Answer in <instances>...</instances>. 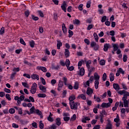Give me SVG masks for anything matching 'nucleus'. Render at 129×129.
<instances>
[{"label":"nucleus","instance_id":"nucleus-19","mask_svg":"<svg viewBox=\"0 0 129 129\" xmlns=\"http://www.w3.org/2000/svg\"><path fill=\"white\" fill-rule=\"evenodd\" d=\"M39 89L41 90L43 92L45 93L46 91H47V90L45 88V87L43 85H40L39 86Z\"/></svg>","mask_w":129,"mask_h":129},{"label":"nucleus","instance_id":"nucleus-59","mask_svg":"<svg viewBox=\"0 0 129 129\" xmlns=\"http://www.w3.org/2000/svg\"><path fill=\"white\" fill-rule=\"evenodd\" d=\"M78 9L80 11H82L83 10V4H80L79 6Z\"/></svg>","mask_w":129,"mask_h":129},{"label":"nucleus","instance_id":"nucleus-36","mask_svg":"<svg viewBox=\"0 0 129 129\" xmlns=\"http://www.w3.org/2000/svg\"><path fill=\"white\" fill-rule=\"evenodd\" d=\"M69 37L71 38L72 37L73 35H74V33L73 31H71V30H69Z\"/></svg>","mask_w":129,"mask_h":129},{"label":"nucleus","instance_id":"nucleus-42","mask_svg":"<svg viewBox=\"0 0 129 129\" xmlns=\"http://www.w3.org/2000/svg\"><path fill=\"white\" fill-rule=\"evenodd\" d=\"M40 80L43 85H46V81L42 77L40 78Z\"/></svg>","mask_w":129,"mask_h":129},{"label":"nucleus","instance_id":"nucleus-2","mask_svg":"<svg viewBox=\"0 0 129 129\" xmlns=\"http://www.w3.org/2000/svg\"><path fill=\"white\" fill-rule=\"evenodd\" d=\"M118 93L120 94V95H123V97H126L127 96H129V92H127L126 91L123 90H120L118 92Z\"/></svg>","mask_w":129,"mask_h":129},{"label":"nucleus","instance_id":"nucleus-16","mask_svg":"<svg viewBox=\"0 0 129 129\" xmlns=\"http://www.w3.org/2000/svg\"><path fill=\"white\" fill-rule=\"evenodd\" d=\"M66 67L68 70H69V71H73V70H74V67H73V66L66 65Z\"/></svg>","mask_w":129,"mask_h":129},{"label":"nucleus","instance_id":"nucleus-11","mask_svg":"<svg viewBox=\"0 0 129 129\" xmlns=\"http://www.w3.org/2000/svg\"><path fill=\"white\" fill-rule=\"evenodd\" d=\"M37 69L38 70H41L43 72H47V69L44 67H37Z\"/></svg>","mask_w":129,"mask_h":129},{"label":"nucleus","instance_id":"nucleus-38","mask_svg":"<svg viewBox=\"0 0 129 129\" xmlns=\"http://www.w3.org/2000/svg\"><path fill=\"white\" fill-rule=\"evenodd\" d=\"M127 60V55H126V54H123V62H126Z\"/></svg>","mask_w":129,"mask_h":129},{"label":"nucleus","instance_id":"nucleus-52","mask_svg":"<svg viewBox=\"0 0 129 129\" xmlns=\"http://www.w3.org/2000/svg\"><path fill=\"white\" fill-rule=\"evenodd\" d=\"M38 97H46V94H38Z\"/></svg>","mask_w":129,"mask_h":129},{"label":"nucleus","instance_id":"nucleus-49","mask_svg":"<svg viewBox=\"0 0 129 129\" xmlns=\"http://www.w3.org/2000/svg\"><path fill=\"white\" fill-rule=\"evenodd\" d=\"M6 97L7 99H8V100H12V98H11V95L9 94H6Z\"/></svg>","mask_w":129,"mask_h":129},{"label":"nucleus","instance_id":"nucleus-48","mask_svg":"<svg viewBox=\"0 0 129 129\" xmlns=\"http://www.w3.org/2000/svg\"><path fill=\"white\" fill-rule=\"evenodd\" d=\"M20 71V68H14L13 69V72H19Z\"/></svg>","mask_w":129,"mask_h":129},{"label":"nucleus","instance_id":"nucleus-7","mask_svg":"<svg viewBox=\"0 0 129 129\" xmlns=\"http://www.w3.org/2000/svg\"><path fill=\"white\" fill-rule=\"evenodd\" d=\"M61 10L64 12V13H66V11L67 10V4L66 3V2L63 1L61 6Z\"/></svg>","mask_w":129,"mask_h":129},{"label":"nucleus","instance_id":"nucleus-51","mask_svg":"<svg viewBox=\"0 0 129 129\" xmlns=\"http://www.w3.org/2000/svg\"><path fill=\"white\" fill-rule=\"evenodd\" d=\"M38 13L39 16H40V17H41V18H43V17H44V14H43V12H42V11H38Z\"/></svg>","mask_w":129,"mask_h":129},{"label":"nucleus","instance_id":"nucleus-46","mask_svg":"<svg viewBox=\"0 0 129 129\" xmlns=\"http://www.w3.org/2000/svg\"><path fill=\"white\" fill-rule=\"evenodd\" d=\"M97 45V44H96V42H95L94 41H92L91 43V47H92V48H94Z\"/></svg>","mask_w":129,"mask_h":129},{"label":"nucleus","instance_id":"nucleus-9","mask_svg":"<svg viewBox=\"0 0 129 129\" xmlns=\"http://www.w3.org/2000/svg\"><path fill=\"white\" fill-rule=\"evenodd\" d=\"M106 129H112V124H111L110 120H108V123L106 125Z\"/></svg>","mask_w":129,"mask_h":129},{"label":"nucleus","instance_id":"nucleus-53","mask_svg":"<svg viewBox=\"0 0 129 129\" xmlns=\"http://www.w3.org/2000/svg\"><path fill=\"white\" fill-rule=\"evenodd\" d=\"M60 67H59V66H53L52 67V69H54L55 70H58Z\"/></svg>","mask_w":129,"mask_h":129},{"label":"nucleus","instance_id":"nucleus-30","mask_svg":"<svg viewBox=\"0 0 129 129\" xmlns=\"http://www.w3.org/2000/svg\"><path fill=\"white\" fill-rule=\"evenodd\" d=\"M99 76L98 75V74L95 73L94 74V79L95 80H96V81H98V80H99Z\"/></svg>","mask_w":129,"mask_h":129},{"label":"nucleus","instance_id":"nucleus-44","mask_svg":"<svg viewBox=\"0 0 129 129\" xmlns=\"http://www.w3.org/2000/svg\"><path fill=\"white\" fill-rule=\"evenodd\" d=\"M5 33V27H2L0 30V35H4Z\"/></svg>","mask_w":129,"mask_h":129},{"label":"nucleus","instance_id":"nucleus-4","mask_svg":"<svg viewBox=\"0 0 129 129\" xmlns=\"http://www.w3.org/2000/svg\"><path fill=\"white\" fill-rule=\"evenodd\" d=\"M127 97H122V100L123 101L124 107H128V101H127Z\"/></svg>","mask_w":129,"mask_h":129},{"label":"nucleus","instance_id":"nucleus-3","mask_svg":"<svg viewBox=\"0 0 129 129\" xmlns=\"http://www.w3.org/2000/svg\"><path fill=\"white\" fill-rule=\"evenodd\" d=\"M70 106L71 109H75L76 110L78 108V103L77 102H70Z\"/></svg>","mask_w":129,"mask_h":129},{"label":"nucleus","instance_id":"nucleus-5","mask_svg":"<svg viewBox=\"0 0 129 129\" xmlns=\"http://www.w3.org/2000/svg\"><path fill=\"white\" fill-rule=\"evenodd\" d=\"M113 50L114 51H116V54H121V50L120 49H118V45L117 44H114L113 46Z\"/></svg>","mask_w":129,"mask_h":129},{"label":"nucleus","instance_id":"nucleus-22","mask_svg":"<svg viewBox=\"0 0 129 129\" xmlns=\"http://www.w3.org/2000/svg\"><path fill=\"white\" fill-rule=\"evenodd\" d=\"M85 72V71L84 70V69L82 68L80 70L79 75H81V76H83V75H84Z\"/></svg>","mask_w":129,"mask_h":129},{"label":"nucleus","instance_id":"nucleus-57","mask_svg":"<svg viewBox=\"0 0 129 129\" xmlns=\"http://www.w3.org/2000/svg\"><path fill=\"white\" fill-rule=\"evenodd\" d=\"M12 126H13V127H14V128H18L19 125H18V124H17L15 123H13L12 124Z\"/></svg>","mask_w":129,"mask_h":129},{"label":"nucleus","instance_id":"nucleus-6","mask_svg":"<svg viewBox=\"0 0 129 129\" xmlns=\"http://www.w3.org/2000/svg\"><path fill=\"white\" fill-rule=\"evenodd\" d=\"M63 86H64V83H63V82H62L61 80H59L58 82L57 88L58 91H61V90H62V87H63Z\"/></svg>","mask_w":129,"mask_h":129},{"label":"nucleus","instance_id":"nucleus-32","mask_svg":"<svg viewBox=\"0 0 129 129\" xmlns=\"http://www.w3.org/2000/svg\"><path fill=\"white\" fill-rule=\"evenodd\" d=\"M75 99V96H71L69 97V100H70V102H74L73 100Z\"/></svg>","mask_w":129,"mask_h":129},{"label":"nucleus","instance_id":"nucleus-34","mask_svg":"<svg viewBox=\"0 0 129 129\" xmlns=\"http://www.w3.org/2000/svg\"><path fill=\"white\" fill-rule=\"evenodd\" d=\"M99 84V82L98 81H95V88H96V89H98Z\"/></svg>","mask_w":129,"mask_h":129},{"label":"nucleus","instance_id":"nucleus-29","mask_svg":"<svg viewBox=\"0 0 129 129\" xmlns=\"http://www.w3.org/2000/svg\"><path fill=\"white\" fill-rule=\"evenodd\" d=\"M113 80H114V75H113V73H111L110 74V81L112 82Z\"/></svg>","mask_w":129,"mask_h":129},{"label":"nucleus","instance_id":"nucleus-18","mask_svg":"<svg viewBox=\"0 0 129 129\" xmlns=\"http://www.w3.org/2000/svg\"><path fill=\"white\" fill-rule=\"evenodd\" d=\"M31 78L34 80L36 79L37 80H39V79H40V78H39V75L35 74L31 75Z\"/></svg>","mask_w":129,"mask_h":129},{"label":"nucleus","instance_id":"nucleus-60","mask_svg":"<svg viewBox=\"0 0 129 129\" xmlns=\"http://www.w3.org/2000/svg\"><path fill=\"white\" fill-rule=\"evenodd\" d=\"M93 28V25L92 24L89 25V26L87 27V30L88 31H90L91 29H92Z\"/></svg>","mask_w":129,"mask_h":129},{"label":"nucleus","instance_id":"nucleus-54","mask_svg":"<svg viewBox=\"0 0 129 129\" xmlns=\"http://www.w3.org/2000/svg\"><path fill=\"white\" fill-rule=\"evenodd\" d=\"M106 73H104L102 77V79L103 81H105V80H106Z\"/></svg>","mask_w":129,"mask_h":129},{"label":"nucleus","instance_id":"nucleus-15","mask_svg":"<svg viewBox=\"0 0 129 129\" xmlns=\"http://www.w3.org/2000/svg\"><path fill=\"white\" fill-rule=\"evenodd\" d=\"M93 93V90H92L90 88H88L87 90V94H88V95H90V94H92Z\"/></svg>","mask_w":129,"mask_h":129},{"label":"nucleus","instance_id":"nucleus-10","mask_svg":"<svg viewBox=\"0 0 129 129\" xmlns=\"http://www.w3.org/2000/svg\"><path fill=\"white\" fill-rule=\"evenodd\" d=\"M111 104L109 103H102L101 104V107L103 108H108V107H110V106Z\"/></svg>","mask_w":129,"mask_h":129},{"label":"nucleus","instance_id":"nucleus-20","mask_svg":"<svg viewBox=\"0 0 129 129\" xmlns=\"http://www.w3.org/2000/svg\"><path fill=\"white\" fill-rule=\"evenodd\" d=\"M64 55L67 58H68V57L70 56V52H69V50L67 49H65Z\"/></svg>","mask_w":129,"mask_h":129},{"label":"nucleus","instance_id":"nucleus-12","mask_svg":"<svg viewBox=\"0 0 129 129\" xmlns=\"http://www.w3.org/2000/svg\"><path fill=\"white\" fill-rule=\"evenodd\" d=\"M62 30L63 34H66V33H67V28H66V26L64 23H63L62 25Z\"/></svg>","mask_w":129,"mask_h":129},{"label":"nucleus","instance_id":"nucleus-35","mask_svg":"<svg viewBox=\"0 0 129 129\" xmlns=\"http://www.w3.org/2000/svg\"><path fill=\"white\" fill-rule=\"evenodd\" d=\"M70 120L71 121H74V120H76V114H74L71 118Z\"/></svg>","mask_w":129,"mask_h":129},{"label":"nucleus","instance_id":"nucleus-1","mask_svg":"<svg viewBox=\"0 0 129 129\" xmlns=\"http://www.w3.org/2000/svg\"><path fill=\"white\" fill-rule=\"evenodd\" d=\"M37 86L38 85L36 83H34L32 84V86L31 87V89L30 90V92L31 93H32V94H35V93H36V91H37Z\"/></svg>","mask_w":129,"mask_h":129},{"label":"nucleus","instance_id":"nucleus-31","mask_svg":"<svg viewBox=\"0 0 129 129\" xmlns=\"http://www.w3.org/2000/svg\"><path fill=\"white\" fill-rule=\"evenodd\" d=\"M73 23L74 25H79L80 24V21L78 19H75V20H73Z\"/></svg>","mask_w":129,"mask_h":129},{"label":"nucleus","instance_id":"nucleus-45","mask_svg":"<svg viewBox=\"0 0 129 129\" xmlns=\"http://www.w3.org/2000/svg\"><path fill=\"white\" fill-rule=\"evenodd\" d=\"M62 79L63 80L64 85H67V81H68L67 78L64 77L62 78Z\"/></svg>","mask_w":129,"mask_h":129},{"label":"nucleus","instance_id":"nucleus-61","mask_svg":"<svg viewBox=\"0 0 129 129\" xmlns=\"http://www.w3.org/2000/svg\"><path fill=\"white\" fill-rule=\"evenodd\" d=\"M70 117L65 116L63 117V120H64V121H68L69 120H70Z\"/></svg>","mask_w":129,"mask_h":129},{"label":"nucleus","instance_id":"nucleus-64","mask_svg":"<svg viewBox=\"0 0 129 129\" xmlns=\"http://www.w3.org/2000/svg\"><path fill=\"white\" fill-rule=\"evenodd\" d=\"M99 128H100V125H96L93 128V129H99Z\"/></svg>","mask_w":129,"mask_h":129},{"label":"nucleus","instance_id":"nucleus-62","mask_svg":"<svg viewBox=\"0 0 129 129\" xmlns=\"http://www.w3.org/2000/svg\"><path fill=\"white\" fill-rule=\"evenodd\" d=\"M119 47L120 49H123L124 48V43H121L119 44Z\"/></svg>","mask_w":129,"mask_h":129},{"label":"nucleus","instance_id":"nucleus-33","mask_svg":"<svg viewBox=\"0 0 129 129\" xmlns=\"http://www.w3.org/2000/svg\"><path fill=\"white\" fill-rule=\"evenodd\" d=\"M100 113V116H104V115H106V114H107V113L105 111V110H102Z\"/></svg>","mask_w":129,"mask_h":129},{"label":"nucleus","instance_id":"nucleus-8","mask_svg":"<svg viewBox=\"0 0 129 129\" xmlns=\"http://www.w3.org/2000/svg\"><path fill=\"white\" fill-rule=\"evenodd\" d=\"M87 67L89 72H94L95 68H94V67H93L92 66L87 65Z\"/></svg>","mask_w":129,"mask_h":129},{"label":"nucleus","instance_id":"nucleus-63","mask_svg":"<svg viewBox=\"0 0 129 129\" xmlns=\"http://www.w3.org/2000/svg\"><path fill=\"white\" fill-rule=\"evenodd\" d=\"M99 49V45L98 44H97L94 47V50L95 51H97Z\"/></svg>","mask_w":129,"mask_h":129},{"label":"nucleus","instance_id":"nucleus-23","mask_svg":"<svg viewBox=\"0 0 129 129\" xmlns=\"http://www.w3.org/2000/svg\"><path fill=\"white\" fill-rule=\"evenodd\" d=\"M74 88V89H76V90H77L79 88V83H78V82H76L75 83Z\"/></svg>","mask_w":129,"mask_h":129},{"label":"nucleus","instance_id":"nucleus-13","mask_svg":"<svg viewBox=\"0 0 129 129\" xmlns=\"http://www.w3.org/2000/svg\"><path fill=\"white\" fill-rule=\"evenodd\" d=\"M113 87L114 89L116 90V91H118L119 90V85L118 84L114 83L113 84Z\"/></svg>","mask_w":129,"mask_h":129},{"label":"nucleus","instance_id":"nucleus-25","mask_svg":"<svg viewBox=\"0 0 129 129\" xmlns=\"http://www.w3.org/2000/svg\"><path fill=\"white\" fill-rule=\"evenodd\" d=\"M29 45L31 48H34L35 47V41L34 40H31L29 42Z\"/></svg>","mask_w":129,"mask_h":129},{"label":"nucleus","instance_id":"nucleus-21","mask_svg":"<svg viewBox=\"0 0 129 129\" xmlns=\"http://www.w3.org/2000/svg\"><path fill=\"white\" fill-rule=\"evenodd\" d=\"M108 48H109V44L106 43L104 45L103 50L105 51V52H106V51L108 50Z\"/></svg>","mask_w":129,"mask_h":129},{"label":"nucleus","instance_id":"nucleus-50","mask_svg":"<svg viewBox=\"0 0 129 129\" xmlns=\"http://www.w3.org/2000/svg\"><path fill=\"white\" fill-rule=\"evenodd\" d=\"M84 42L86 44H87V45H89V44H90V41H89L88 39L85 38L84 39Z\"/></svg>","mask_w":129,"mask_h":129},{"label":"nucleus","instance_id":"nucleus-28","mask_svg":"<svg viewBox=\"0 0 129 129\" xmlns=\"http://www.w3.org/2000/svg\"><path fill=\"white\" fill-rule=\"evenodd\" d=\"M56 120V123L57 125H61V119L60 118H57Z\"/></svg>","mask_w":129,"mask_h":129},{"label":"nucleus","instance_id":"nucleus-58","mask_svg":"<svg viewBox=\"0 0 129 129\" xmlns=\"http://www.w3.org/2000/svg\"><path fill=\"white\" fill-rule=\"evenodd\" d=\"M105 21H106V16H104L102 17L101 22H102V23H104V22H105Z\"/></svg>","mask_w":129,"mask_h":129},{"label":"nucleus","instance_id":"nucleus-41","mask_svg":"<svg viewBox=\"0 0 129 129\" xmlns=\"http://www.w3.org/2000/svg\"><path fill=\"white\" fill-rule=\"evenodd\" d=\"M91 1H89L87 3L86 7L88 9H89V8H90L91 7Z\"/></svg>","mask_w":129,"mask_h":129},{"label":"nucleus","instance_id":"nucleus-55","mask_svg":"<svg viewBox=\"0 0 129 129\" xmlns=\"http://www.w3.org/2000/svg\"><path fill=\"white\" fill-rule=\"evenodd\" d=\"M17 74V73L16 72H14V73H13L12 74H11V76L10 77L11 79H14V77H15V76H16V75Z\"/></svg>","mask_w":129,"mask_h":129},{"label":"nucleus","instance_id":"nucleus-37","mask_svg":"<svg viewBox=\"0 0 129 129\" xmlns=\"http://www.w3.org/2000/svg\"><path fill=\"white\" fill-rule=\"evenodd\" d=\"M36 110L35 111V107L32 106L30 109V113H35Z\"/></svg>","mask_w":129,"mask_h":129},{"label":"nucleus","instance_id":"nucleus-24","mask_svg":"<svg viewBox=\"0 0 129 129\" xmlns=\"http://www.w3.org/2000/svg\"><path fill=\"white\" fill-rule=\"evenodd\" d=\"M78 98H81L83 99V100H85L86 99V96L84 94H80L78 97Z\"/></svg>","mask_w":129,"mask_h":129},{"label":"nucleus","instance_id":"nucleus-40","mask_svg":"<svg viewBox=\"0 0 129 129\" xmlns=\"http://www.w3.org/2000/svg\"><path fill=\"white\" fill-rule=\"evenodd\" d=\"M15 111H16V110H15V109H14V108H11L9 110V112L11 114L15 113Z\"/></svg>","mask_w":129,"mask_h":129},{"label":"nucleus","instance_id":"nucleus-14","mask_svg":"<svg viewBox=\"0 0 129 129\" xmlns=\"http://www.w3.org/2000/svg\"><path fill=\"white\" fill-rule=\"evenodd\" d=\"M86 64V59H82L78 62V65H85Z\"/></svg>","mask_w":129,"mask_h":129},{"label":"nucleus","instance_id":"nucleus-56","mask_svg":"<svg viewBox=\"0 0 129 129\" xmlns=\"http://www.w3.org/2000/svg\"><path fill=\"white\" fill-rule=\"evenodd\" d=\"M100 65H105V60H101L100 61Z\"/></svg>","mask_w":129,"mask_h":129},{"label":"nucleus","instance_id":"nucleus-26","mask_svg":"<svg viewBox=\"0 0 129 129\" xmlns=\"http://www.w3.org/2000/svg\"><path fill=\"white\" fill-rule=\"evenodd\" d=\"M35 113H37L38 115H41L40 117H43V115H42V112L39 111V109L35 110Z\"/></svg>","mask_w":129,"mask_h":129},{"label":"nucleus","instance_id":"nucleus-17","mask_svg":"<svg viewBox=\"0 0 129 129\" xmlns=\"http://www.w3.org/2000/svg\"><path fill=\"white\" fill-rule=\"evenodd\" d=\"M57 48L58 50H60V47H62V42L61 40H57Z\"/></svg>","mask_w":129,"mask_h":129},{"label":"nucleus","instance_id":"nucleus-27","mask_svg":"<svg viewBox=\"0 0 129 129\" xmlns=\"http://www.w3.org/2000/svg\"><path fill=\"white\" fill-rule=\"evenodd\" d=\"M93 36L96 42H98V39H99V38L98 37L97 34L96 33H94Z\"/></svg>","mask_w":129,"mask_h":129},{"label":"nucleus","instance_id":"nucleus-47","mask_svg":"<svg viewBox=\"0 0 129 129\" xmlns=\"http://www.w3.org/2000/svg\"><path fill=\"white\" fill-rule=\"evenodd\" d=\"M20 42L21 44H22V45H24V46H26V42H25V41L24 39H23V38H21L20 39Z\"/></svg>","mask_w":129,"mask_h":129},{"label":"nucleus","instance_id":"nucleus-39","mask_svg":"<svg viewBox=\"0 0 129 129\" xmlns=\"http://www.w3.org/2000/svg\"><path fill=\"white\" fill-rule=\"evenodd\" d=\"M39 127L41 129L44 128V124L42 123V120L39 121Z\"/></svg>","mask_w":129,"mask_h":129},{"label":"nucleus","instance_id":"nucleus-43","mask_svg":"<svg viewBox=\"0 0 129 129\" xmlns=\"http://www.w3.org/2000/svg\"><path fill=\"white\" fill-rule=\"evenodd\" d=\"M72 9H73L72 6H69L67 8L68 12H69V13H71V12H72Z\"/></svg>","mask_w":129,"mask_h":129}]
</instances>
